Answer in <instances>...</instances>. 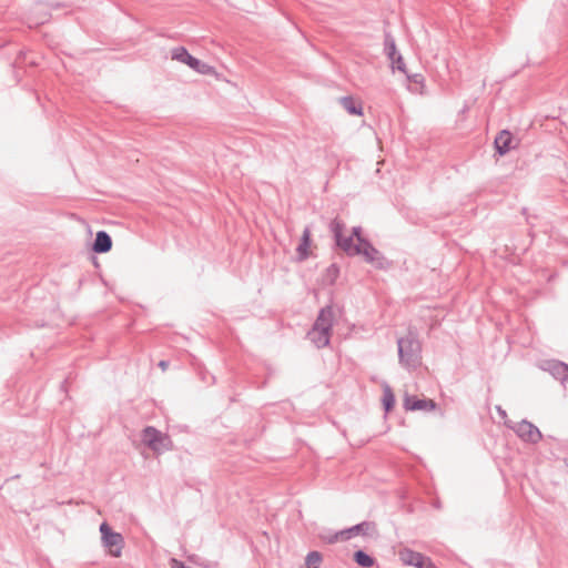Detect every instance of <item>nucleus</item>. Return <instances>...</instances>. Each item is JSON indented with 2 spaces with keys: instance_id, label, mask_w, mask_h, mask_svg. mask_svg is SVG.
<instances>
[{
  "instance_id": "nucleus-1",
  "label": "nucleus",
  "mask_w": 568,
  "mask_h": 568,
  "mask_svg": "<svg viewBox=\"0 0 568 568\" xmlns=\"http://www.w3.org/2000/svg\"><path fill=\"white\" fill-rule=\"evenodd\" d=\"M399 364L407 369L416 368L422 361V343L416 331L408 329L407 334L397 339Z\"/></svg>"
},
{
  "instance_id": "nucleus-2",
  "label": "nucleus",
  "mask_w": 568,
  "mask_h": 568,
  "mask_svg": "<svg viewBox=\"0 0 568 568\" xmlns=\"http://www.w3.org/2000/svg\"><path fill=\"white\" fill-rule=\"evenodd\" d=\"M141 440L155 454H163L171 450L173 446L170 436L153 426H146L142 429Z\"/></svg>"
},
{
  "instance_id": "nucleus-3",
  "label": "nucleus",
  "mask_w": 568,
  "mask_h": 568,
  "mask_svg": "<svg viewBox=\"0 0 568 568\" xmlns=\"http://www.w3.org/2000/svg\"><path fill=\"white\" fill-rule=\"evenodd\" d=\"M356 535L374 536L377 535L376 524L374 521H362L353 527L343 529L333 535L325 537L328 544H334L338 540H348Z\"/></svg>"
},
{
  "instance_id": "nucleus-4",
  "label": "nucleus",
  "mask_w": 568,
  "mask_h": 568,
  "mask_svg": "<svg viewBox=\"0 0 568 568\" xmlns=\"http://www.w3.org/2000/svg\"><path fill=\"white\" fill-rule=\"evenodd\" d=\"M505 425L514 430L516 435L525 443L537 444L542 435L538 427H536L532 423L527 419H523L518 423H514L511 420H505Z\"/></svg>"
},
{
  "instance_id": "nucleus-5",
  "label": "nucleus",
  "mask_w": 568,
  "mask_h": 568,
  "mask_svg": "<svg viewBox=\"0 0 568 568\" xmlns=\"http://www.w3.org/2000/svg\"><path fill=\"white\" fill-rule=\"evenodd\" d=\"M100 532L103 546L112 557H120L124 546V539L121 534L115 532L106 523L100 525Z\"/></svg>"
},
{
  "instance_id": "nucleus-6",
  "label": "nucleus",
  "mask_w": 568,
  "mask_h": 568,
  "mask_svg": "<svg viewBox=\"0 0 568 568\" xmlns=\"http://www.w3.org/2000/svg\"><path fill=\"white\" fill-rule=\"evenodd\" d=\"M172 59L187 64L201 74H210L213 71L211 65L191 55L184 47L174 48L172 50Z\"/></svg>"
},
{
  "instance_id": "nucleus-7",
  "label": "nucleus",
  "mask_w": 568,
  "mask_h": 568,
  "mask_svg": "<svg viewBox=\"0 0 568 568\" xmlns=\"http://www.w3.org/2000/svg\"><path fill=\"white\" fill-rule=\"evenodd\" d=\"M403 406L406 410H434L436 403L433 399L417 398L416 396L406 394Z\"/></svg>"
},
{
  "instance_id": "nucleus-8",
  "label": "nucleus",
  "mask_w": 568,
  "mask_h": 568,
  "mask_svg": "<svg viewBox=\"0 0 568 568\" xmlns=\"http://www.w3.org/2000/svg\"><path fill=\"white\" fill-rule=\"evenodd\" d=\"M511 142H513L511 133L508 130L500 131L494 141L496 152L499 155H505L514 148L511 145Z\"/></svg>"
},
{
  "instance_id": "nucleus-9",
  "label": "nucleus",
  "mask_w": 568,
  "mask_h": 568,
  "mask_svg": "<svg viewBox=\"0 0 568 568\" xmlns=\"http://www.w3.org/2000/svg\"><path fill=\"white\" fill-rule=\"evenodd\" d=\"M333 317H334L333 308H332V306L327 305L320 311L313 327L321 328V329H324L327 332H332Z\"/></svg>"
},
{
  "instance_id": "nucleus-10",
  "label": "nucleus",
  "mask_w": 568,
  "mask_h": 568,
  "mask_svg": "<svg viewBox=\"0 0 568 568\" xmlns=\"http://www.w3.org/2000/svg\"><path fill=\"white\" fill-rule=\"evenodd\" d=\"M112 248V239L105 231H99L95 235L92 244V251L94 253H108Z\"/></svg>"
},
{
  "instance_id": "nucleus-11",
  "label": "nucleus",
  "mask_w": 568,
  "mask_h": 568,
  "mask_svg": "<svg viewBox=\"0 0 568 568\" xmlns=\"http://www.w3.org/2000/svg\"><path fill=\"white\" fill-rule=\"evenodd\" d=\"M310 246H311V229L308 226H306L303 230L300 244L296 247L297 261L303 262V261L308 258V256H310V251H308Z\"/></svg>"
},
{
  "instance_id": "nucleus-12",
  "label": "nucleus",
  "mask_w": 568,
  "mask_h": 568,
  "mask_svg": "<svg viewBox=\"0 0 568 568\" xmlns=\"http://www.w3.org/2000/svg\"><path fill=\"white\" fill-rule=\"evenodd\" d=\"M336 245L347 255V256H357L359 255V248L357 244H354L353 235L341 236L335 240Z\"/></svg>"
},
{
  "instance_id": "nucleus-13",
  "label": "nucleus",
  "mask_w": 568,
  "mask_h": 568,
  "mask_svg": "<svg viewBox=\"0 0 568 568\" xmlns=\"http://www.w3.org/2000/svg\"><path fill=\"white\" fill-rule=\"evenodd\" d=\"M308 337L317 348H323L329 344L331 332L313 327L308 332Z\"/></svg>"
},
{
  "instance_id": "nucleus-14",
  "label": "nucleus",
  "mask_w": 568,
  "mask_h": 568,
  "mask_svg": "<svg viewBox=\"0 0 568 568\" xmlns=\"http://www.w3.org/2000/svg\"><path fill=\"white\" fill-rule=\"evenodd\" d=\"M567 369H568V364L560 362V361H555V362L549 363V367H548L549 373L556 379H559L561 383L567 381Z\"/></svg>"
},
{
  "instance_id": "nucleus-15",
  "label": "nucleus",
  "mask_w": 568,
  "mask_h": 568,
  "mask_svg": "<svg viewBox=\"0 0 568 568\" xmlns=\"http://www.w3.org/2000/svg\"><path fill=\"white\" fill-rule=\"evenodd\" d=\"M423 556V554L414 551L408 548H405L399 551V558L403 561V564L414 567L420 564Z\"/></svg>"
},
{
  "instance_id": "nucleus-16",
  "label": "nucleus",
  "mask_w": 568,
  "mask_h": 568,
  "mask_svg": "<svg viewBox=\"0 0 568 568\" xmlns=\"http://www.w3.org/2000/svg\"><path fill=\"white\" fill-rule=\"evenodd\" d=\"M342 106L352 115H362L363 108L353 97H343L341 99Z\"/></svg>"
},
{
  "instance_id": "nucleus-17",
  "label": "nucleus",
  "mask_w": 568,
  "mask_h": 568,
  "mask_svg": "<svg viewBox=\"0 0 568 568\" xmlns=\"http://www.w3.org/2000/svg\"><path fill=\"white\" fill-rule=\"evenodd\" d=\"M382 403H383L385 413H389L395 406V395L388 384H385L383 386Z\"/></svg>"
},
{
  "instance_id": "nucleus-18",
  "label": "nucleus",
  "mask_w": 568,
  "mask_h": 568,
  "mask_svg": "<svg viewBox=\"0 0 568 568\" xmlns=\"http://www.w3.org/2000/svg\"><path fill=\"white\" fill-rule=\"evenodd\" d=\"M384 52L388 59H393L398 54L395 39L389 31L384 32Z\"/></svg>"
},
{
  "instance_id": "nucleus-19",
  "label": "nucleus",
  "mask_w": 568,
  "mask_h": 568,
  "mask_svg": "<svg viewBox=\"0 0 568 568\" xmlns=\"http://www.w3.org/2000/svg\"><path fill=\"white\" fill-rule=\"evenodd\" d=\"M353 559L359 567L363 568H369L375 564V559L371 555L366 554L364 550L355 551L353 555Z\"/></svg>"
},
{
  "instance_id": "nucleus-20",
  "label": "nucleus",
  "mask_w": 568,
  "mask_h": 568,
  "mask_svg": "<svg viewBox=\"0 0 568 568\" xmlns=\"http://www.w3.org/2000/svg\"><path fill=\"white\" fill-rule=\"evenodd\" d=\"M323 557L322 554L318 551H310L305 558V564L307 568H318V565L321 564Z\"/></svg>"
},
{
  "instance_id": "nucleus-21",
  "label": "nucleus",
  "mask_w": 568,
  "mask_h": 568,
  "mask_svg": "<svg viewBox=\"0 0 568 568\" xmlns=\"http://www.w3.org/2000/svg\"><path fill=\"white\" fill-rule=\"evenodd\" d=\"M405 74H406L407 80L412 84L419 87V89L415 88L414 91L422 93V89L424 88V82H425V78L423 77V74H420V73L408 74L407 72Z\"/></svg>"
},
{
  "instance_id": "nucleus-22",
  "label": "nucleus",
  "mask_w": 568,
  "mask_h": 568,
  "mask_svg": "<svg viewBox=\"0 0 568 568\" xmlns=\"http://www.w3.org/2000/svg\"><path fill=\"white\" fill-rule=\"evenodd\" d=\"M371 264H373L378 270H388L392 266V262L381 252L379 255L374 257V261Z\"/></svg>"
},
{
  "instance_id": "nucleus-23",
  "label": "nucleus",
  "mask_w": 568,
  "mask_h": 568,
  "mask_svg": "<svg viewBox=\"0 0 568 568\" xmlns=\"http://www.w3.org/2000/svg\"><path fill=\"white\" fill-rule=\"evenodd\" d=\"M371 264H373L378 270H388L392 266V262L381 252L379 255L374 257V261Z\"/></svg>"
},
{
  "instance_id": "nucleus-24",
  "label": "nucleus",
  "mask_w": 568,
  "mask_h": 568,
  "mask_svg": "<svg viewBox=\"0 0 568 568\" xmlns=\"http://www.w3.org/2000/svg\"><path fill=\"white\" fill-rule=\"evenodd\" d=\"M344 226L345 225H344L343 221H341L339 219H334L331 222L329 229H331V232L333 233L335 240L343 235Z\"/></svg>"
},
{
  "instance_id": "nucleus-25",
  "label": "nucleus",
  "mask_w": 568,
  "mask_h": 568,
  "mask_svg": "<svg viewBox=\"0 0 568 568\" xmlns=\"http://www.w3.org/2000/svg\"><path fill=\"white\" fill-rule=\"evenodd\" d=\"M389 60H390L393 70L396 69L403 73H406V71H407L406 64H405L404 59L400 53L396 54L393 59H389Z\"/></svg>"
},
{
  "instance_id": "nucleus-26",
  "label": "nucleus",
  "mask_w": 568,
  "mask_h": 568,
  "mask_svg": "<svg viewBox=\"0 0 568 568\" xmlns=\"http://www.w3.org/2000/svg\"><path fill=\"white\" fill-rule=\"evenodd\" d=\"M339 275V267L336 264H331L326 270V277L331 284H334Z\"/></svg>"
},
{
  "instance_id": "nucleus-27",
  "label": "nucleus",
  "mask_w": 568,
  "mask_h": 568,
  "mask_svg": "<svg viewBox=\"0 0 568 568\" xmlns=\"http://www.w3.org/2000/svg\"><path fill=\"white\" fill-rule=\"evenodd\" d=\"M377 255H379V251L375 246H369L368 251H365L363 256L365 261L371 264Z\"/></svg>"
},
{
  "instance_id": "nucleus-28",
  "label": "nucleus",
  "mask_w": 568,
  "mask_h": 568,
  "mask_svg": "<svg viewBox=\"0 0 568 568\" xmlns=\"http://www.w3.org/2000/svg\"><path fill=\"white\" fill-rule=\"evenodd\" d=\"M416 568H437L429 557L423 556L420 564Z\"/></svg>"
},
{
  "instance_id": "nucleus-29",
  "label": "nucleus",
  "mask_w": 568,
  "mask_h": 568,
  "mask_svg": "<svg viewBox=\"0 0 568 568\" xmlns=\"http://www.w3.org/2000/svg\"><path fill=\"white\" fill-rule=\"evenodd\" d=\"M357 246L359 248V255H364V252L368 251V247L374 245L365 237L363 240H359Z\"/></svg>"
},
{
  "instance_id": "nucleus-30",
  "label": "nucleus",
  "mask_w": 568,
  "mask_h": 568,
  "mask_svg": "<svg viewBox=\"0 0 568 568\" xmlns=\"http://www.w3.org/2000/svg\"><path fill=\"white\" fill-rule=\"evenodd\" d=\"M351 235H353V239L355 237L357 240V243L359 242V240H363L365 239L363 235H362V227L361 226H354L352 229V233Z\"/></svg>"
},
{
  "instance_id": "nucleus-31",
  "label": "nucleus",
  "mask_w": 568,
  "mask_h": 568,
  "mask_svg": "<svg viewBox=\"0 0 568 568\" xmlns=\"http://www.w3.org/2000/svg\"><path fill=\"white\" fill-rule=\"evenodd\" d=\"M496 410L497 413L499 414V416L506 420V417H507V413L505 409L501 408V406H496Z\"/></svg>"
},
{
  "instance_id": "nucleus-32",
  "label": "nucleus",
  "mask_w": 568,
  "mask_h": 568,
  "mask_svg": "<svg viewBox=\"0 0 568 568\" xmlns=\"http://www.w3.org/2000/svg\"><path fill=\"white\" fill-rule=\"evenodd\" d=\"M159 366H160L163 371H165V369L168 368V366H169V362H166V361H161V362L159 363Z\"/></svg>"
}]
</instances>
